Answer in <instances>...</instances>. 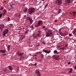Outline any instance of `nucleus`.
I'll return each instance as SVG.
<instances>
[{
	"label": "nucleus",
	"instance_id": "1",
	"mask_svg": "<svg viewBox=\"0 0 76 76\" xmlns=\"http://www.w3.org/2000/svg\"><path fill=\"white\" fill-rule=\"evenodd\" d=\"M46 34L47 35L46 36L47 37H49V36H51L53 34L52 30H47Z\"/></svg>",
	"mask_w": 76,
	"mask_h": 76
},
{
	"label": "nucleus",
	"instance_id": "2",
	"mask_svg": "<svg viewBox=\"0 0 76 76\" xmlns=\"http://www.w3.org/2000/svg\"><path fill=\"white\" fill-rule=\"evenodd\" d=\"M35 12V9L32 8H30L28 10V12L30 15H31L32 13H34Z\"/></svg>",
	"mask_w": 76,
	"mask_h": 76
},
{
	"label": "nucleus",
	"instance_id": "3",
	"mask_svg": "<svg viewBox=\"0 0 76 76\" xmlns=\"http://www.w3.org/2000/svg\"><path fill=\"white\" fill-rule=\"evenodd\" d=\"M42 21L41 20H39V22H38V23L36 24L35 25V27H38V26H41V25H42Z\"/></svg>",
	"mask_w": 76,
	"mask_h": 76
},
{
	"label": "nucleus",
	"instance_id": "4",
	"mask_svg": "<svg viewBox=\"0 0 76 76\" xmlns=\"http://www.w3.org/2000/svg\"><path fill=\"white\" fill-rule=\"evenodd\" d=\"M9 31V30L8 29H5L4 30L2 34V35H4V36H5L6 34H7Z\"/></svg>",
	"mask_w": 76,
	"mask_h": 76
},
{
	"label": "nucleus",
	"instance_id": "5",
	"mask_svg": "<svg viewBox=\"0 0 76 76\" xmlns=\"http://www.w3.org/2000/svg\"><path fill=\"white\" fill-rule=\"evenodd\" d=\"M56 4L58 5H60L62 4V1L60 0H56Z\"/></svg>",
	"mask_w": 76,
	"mask_h": 76
},
{
	"label": "nucleus",
	"instance_id": "6",
	"mask_svg": "<svg viewBox=\"0 0 76 76\" xmlns=\"http://www.w3.org/2000/svg\"><path fill=\"white\" fill-rule=\"evenodd\" d=\"M27 19L30 22V24H32V22H33V20L31 18L29 17H28L27 18Z\"/></svg>",
	"mask_w": 76,
	"mask_h": 76
},
{
	"label": "nucleus",
	"instance_id": "7",
	"mask_svg": "<svg viewBox=\"0 0 76 76\" xmlns=\"http://www.w3.org/2000/svg\"><path fill=\"white\" fill-rule=\"evenodd\" d=\"M17 53L18 55L19 56H23L24 54L23 53H20L19 51H18Z\"/></svg>",
	"mask_w": 76,
	"mask_h": 76
},
{
	"label": "nucleus",
	"instance_id": "8",
	"mask_svg": "<svg viewBox=\"0 0 76 76\" xmlns=\"http://www.w3.org/2000/svg\"><path fill=\"white\" fill-rule=\"evenodd\" d=\"M35 73L37 75V76H41V74L40 72H39V70H36L35 71Z\"/></svg>",
	"mask_w": 76,
	"mask_h": 76
},
{
	"label": "nucleus",
	"instance_id": "9",
	"mask_svg": "<svg viewBox=\"0 0 76 76\" xmlns=\"http://www.w3.org/2000/svg\"><path fill=\"white\" fill-rule=\"evenodd\" d=\"M43 52H45L46 53L49 54L51 52V50H49V51L48 50H45L43 49L42 50Z\"/></svg>",
	"mask_w": 76,
	"mask_h": 76
},
{
	"label": "nucleus",
	"instance_id": "10",
	"mask_svg": "<svg viewBox=\"0 0 76 76\" xmlns=\"http://www.w3.org/2000/svg\"><path fill=\"white\" fill-rule=\"evenodd\" d=\"M65 2H66V4H67V3L68 4H69L70 3H71V2H72V1H71V0H65Z\"/></svg>",
	"mask_w": 76,
	"mask_h": 76
},
{
	"label": "nucleus",
	"instance_id": "11",
	"mask_svg": "<svg viewBox=\"0 0 76 76\" xmlns=\"http://www.w3.org/2000/svg\"><path fill=\"white\" fill-rule=\"evenodd\" d=\"M6 51L5 50H0V52H1L2 53H5Z\"/></svg>",
	"mask_w": 76,
	"mask_h": 76
},
{
	"label": "nucleus",
	"instance_id": "12",
	"mask_svg": "<svg viewBox=\"0 0 76 76\" xmlns=\"http://www.w3.org/2000/svg\"><path fill=\"white\" fill-rule=\"evenodd\" d=\"M8 67L10 70H11V71H12L13 68L11 66H10Z\"/></svg>",
	"mask_w": 76,
	"mask_h": 76
},
{
	"label": "nucleus",
	"instance_id": "13",
	"mask_svg": "<svg viewBox=\"0 0 76 76\" xmlns=\"http://www.w3.org/2000/svg\"><path fill=\"white\" fill-rule=\"evenodd\" d=\"M53 57L54 58L55 60H57L58 58V57H57L56 55H54L53 56Z\"/></svg>",
	"mask_w": 76,
	"mask_h": 76
},
{
	"label": "nucleus",
	"instance_id": "14",
	"mask_svg": "<svg viewBox=\"0 0 76 76\" xmlns=\"http://www.w3.org/2000/svg\"><path fill=\"white\" fill-rule=\"evenodd\" d=\"M4 26V25L3 24H1L0 25V29L3 28Z\"/></svg>",
	"mask_w": 76,
	"mask_h": 76
},
{
	"label": "nucleus",
	"instance_id": "15",
	"mask_svg": "<svg viewBox=\"0 0 76 76\" xmlns=\"http://www.w3.org/2000/svg\"><path fill=\"white\" fill-rule=\"evenodd\" d=\"M27 10H28V8H25L24 9L23 12H26Z\"/></svg>",
	"mask_w": 76,
	"mask_h": 76
},
{
	"label": "nucleus",
	"instance_id": "16",
	"mask_svg": "<svg viewBox=\"0 0 76 76\" xmlns=\"http://www.w3.org/2000/svg\"><path fill=\"white\" fill-rule=\"evenodd\" d=\"M73 33V34H74L75 35L76 34V30H74L73 31H72Z\"/></svg>",
	"mask_w": 76,
	"mask_h": 76
},
{
	"label": "nucleus",
	"instance_id": "17",
	"mask_svg": "<svg viewBox=\"0 0 76 76\" xmlns=\"http://www.w3.org/2000/svg\"><path fill=\"white\" fill-rule=\"evenodd\" d=\"M3 12H4L3 14L4 15H5V13H6V12H7V11L6 10L4 9V11H3Z\"/></svg>",
	"mask_w": 76,
	"mask_h": 76
},
{
	"label": "nucleus",
	"instance_id": "18",
	"mask_svg": "<svg viewBox=\"0 0 76 76\" xmlns=\"http://www.w3.org/2000/svg\"><path fill=\"white\" fill-rule=\"evenodd\" d=\"M26 31L25 32V34H28V32L29 31V30L28 29H26Z\"/></svg>",
	"mask_w": 76,
	"mask_h": 76
},
{
	"label": "nucleus",
	"instance_id": "19",
	"mask_svg": "<svg viewBox=\"0 0 76 76\" xmlns=\"http://www.w3.org/2000/svg\"><path fill=\"white\" fill-rule=\"evenodd\" d=\"M57 50H53V53L55 54H56L57 53Z\"/></svg>",
	"mask_w": 76,
	"mask_h": 76
},
{
	"label": "nucleus",
	"instance_id": "20",
	"mask_svg": "<svg viewBox=\"0 0 76 76\" xmlns=\"http://www.w3.org/2000/svg\"><path fill=\"white\" fill-rule=\"evenodd\" d=\"M61 9H58V14H59V13H60V12H61Z\"/></svg>",
	"mask_w": 76,
	"mask_h": 76
},
{
	"label": "nucleus",
	"instance_id": "21",
	"mask_svg": "<svg viewBox=\"0 0 76 76\" xmlns=\"http://www.w3.org/2000/svg\"><path fill=\"white\" fill-rule=\"evenodd\" d=\"M4 8V7H0V10H3Z\"/></svg>",
	"mask_w": 76,
	"mask_h": 76
},
{
	"label": "nucleus",
	"instance_id": "22",
	"mask_svg": "<svg viewBox=\"0 0 76 76\" xmlns=\"http://www.w3.org/2000/svg\"><path fill=\"white\" fill-rule=\"evenodd\" d=\"M41 57H42V58H44V55L43 54H40Z\"/></svg>",
	"mask_w": 76,
	"mask_h": 76
},
{
	"label": "nucleus",
	"instance_id": "23",
	"mask_svg": "<svg viewBox=\"0 0 76 76\" xmlns=\"http://www.w3.org/2000/svg\"><path fill=\"white\" fill-rule=\"evenodd\" d=\"M48 6V4H46L45 7V9H46L47 8V7Z\"/></svg>",
	"mask_w": 76,
	"mask_h": 76
},
{
	"label": "nucleus",
	"instance_id": "24",
	"mask_svg": "<svg viewBox=\"0 0 76 76\" xmlns=\"http://www.w3.org/2000/svg\"><path fill=\"white\" fill-rule=\"evenodd\" d=\"M60 50H64L65 49V48L64 47H63L62 48H60Z\"/></svg>",
	"mask_w": 76,
	"mask_h": 76
},
{
	"label": "nucleus",
	"instance_id": "25",
	"mask_svg": "<svg viewBox=\"0 0 76 76\" xmlns=\"http://www.w3.org/2000/svg\"><path fill=\"white\" fill-rule=\"evenodd\" d=\"M72 68H71L70 69V70L69 71V73H71L72 72Z\"/></svg>",
	"mask_w": 76,
	"mask_h": 76
},
{
	"label": "nucleus",
	"instance_id": "26",
	"mask_svg": "<svg viewBox=\"0 0 76 76\" xmlns=\"http://www.w3.org/2000/svg\"><path fill=\"white\" fill-rule=\"evenodd\" d=\"M3 70L4 72H5L7 71V69L6 68H4Z\"/></svg>",
	"mask_w": 76,
	"mask_h": 76
},
{
	"label": "nucleus",
	"instance_id": "27",
	"mask_svg": "<svg viewBox=\"0 0 76 76\" xmlns=\"http://www.w3.org/2000/svg\"><path fill=\"white\" fill-rule=\"evenodd\" d=\"M24 58V57H23V56H21V57H20V59L21 60L22 59H23Z\"/></svg>",
	"mask_w": 76,
	"mask_h": 76
},
{
	"label": "nucleus",
	"instance_id": "28",
	"mask_svg": "<svg viewBox=\"0 0 76 76\" xmlns=\"http://www.w3.org/2000/svg\"><path fill=\"white\" fill-rule=\"evenodd\" d=\"M37 37V35H36L35 36H34L33 38V39H34L35 38H36Z\"/></svg>",
	"mask_w": 76,
	"mask_h": 76
},
{
	"label": "nucleus",
	"instance_id": "29",
	"mask_svg": "<svg viewBox=\"0 0 76 76\" xmlns=\"http://www.w3.org/2000/svg\"><path fill=\"white\" fill-rule=\"evenodd\" d=\"M40 33H39V34H37V37H38L39 36V35H40Z\"/></svg>",
	"mask_w": 76,
	"mask_h": 76
},
{
	"label": "nucleus",
	"instance_id": "30",
	"mask_svg": "<svg viewBox=\"0 0 76 76\" xmlns=\"http://www.w3.org/2000/svg\"><path fill=\"white\" fill-rule=\"evenodd\" d=\"M3 15V14L1 13L0 14V18H1L2 17V15Z\"/></svg>",
	"mask_w": 76,
	"mask_h": 76
},
{
	"label": "nucleus",
	"instance_id": "31",
	"mask_svg": "<svg viewBox=\"0 0 76 76\" xmlns=\"http://www.w3.org/2000/svg\"><path fill=\"white\" fill-rule=\"evenodd\" d=\"M10 19L9 18V17H8V21H10Z\"/></svg>",
	"mask_w": 76,
	"mask_h": 76
},
{
	"label": "nucleus",
	"instance_id": "32",
	"mask_svg": "<svg viewBox=\"0 0 76 76\" xmlns=\"http://www.w3.org/2000/svg\"><path fill=\"white\" fill-rule=\"evenodd\" d=\"M42 43L43 44H44V45H45V42H42Z\"/></svg>",
	"mask_w": 76,
	"mask_h": 76
},
{
	"label": "nucleus",
	"instance_id": "33",
	"mask_svg": "<svg viewBox=\"0 0 76 76\" xmlns=\"http://www.w3.org/2000/svg\"><path fill=\"white\" fill-rule=\"evenodd\" d=\"M37 63H35L34 64V65L35 66H36L37 65Z\"/></svg>",
	"mask_w": 76,
	"mask_h": 76
},
{
	"label": "nucleus",
	"instance_id": "34",
	"mask_svg": "<svg viewBox=\"0 0 76 76\" xmlns=\"http://www.w3.org/2000/svg\"><path fill=\"white\" fill-rule=\"evenodd\" d=\"M69 36L70 37H71L72 36V34H69Z\"/></svg>",
	"mask_w": 76,
	"mask_h": 76
},
{
	"label": "nucleus",
	"instance_id": "35",
	"mask_svg": "<svg viewBox=\"0 0 76 76\" xmlns=\"http://www.w3.org/2000/svg\"><path fill=\"white\" fill-rule=\"evenodd\" d=\"M10 45H9L7 47V48H10Z\"/></svg>",
	"mask_w": 76,
	"mask_h": 76
},
{
	"label": "nucleus",
	"instance_id": "36",
	"mask_svg": "<svg viewBox=\"0 0 76 76\" xmlns=\"http://www.w3.org/2000/svg\"><path fill=\"white\" fill-rule=\"evenodd\" d=\"M31 28L32 29H33L34 28V27H33V26H32L31 27Z\"/></svg>",
	"mask_w": 76,
	"mask_h": 76
},
{
	"label": "nucleus",
	"instance_id": "37",
	"mask_svg": "<svg viewBox=\"0 0 76 76\" xmlns=\"http://www.w3.org/2000/svg\"><path fill=\"white\" fill-rule=\"evenodd\" d=\"M7 50L8 51H10V48H7Z\"/></svg>",
	"mask_w": 76,
	"mask_h": 76
},
{
	"label": "nucleus",
	"instance_id": "38",
	"mask_svg": "<svg viewBox=\"0 0 76 76\" xmlns=\"http://www.w3.org/2000/svg\"><path fill=\"white\" fill-rule=\"evenodd\" d=\"M39 53H40V52H37L36 53V54H39Z\"/></svg>",
	"mask_w": 76,
	"mask_h": 76
},
{
	"label": "nucleus",
	"instance_id": "39",
	"mask_svg": "<svg viewBox=\"0 0 76 76\" xmlns=\"http://www.w3.org/2000/svg\"><path fill=\"white\" fill-rule=\"evenodd\" d=\"M70 63H71V62H69L68 63V65H70Z\"/></svg>",
	"mask_w": 76,
	"mask_h": 76
},
{
	"label": "nucleus",
	"instance_id": "40",
	"mask_svg": "<svg viewBox=\"0 0 76 76\" xmlns=\"http://www.w3.org/2000/svg\"><path fill=\"white\" fill-rule=\"evenodd\" d=\"M74 69H75L76 70V66H75L74 67Z\"/></svg>",
	"mask_w": 76,
	"mask_h": 76
},
{
	"label": "nucleus",
	"instance_id": "41",
	"mask_svg": "<svg viewBox=\"0 0 76 76\" xmlns=\"http://www.w3.org/2000/svg\"><path fill=\"white\" fill-rule=\"evenodd\" d=\"M72 13L73 14H76V12H72Z\"/></svg>",
	"mask_w": 76,
	"mask_h": 76
},
{
	"label": "nucleus",
	"instance_id": "42",
	"mask_svg": "<svg viewBox=\"0 0 76 76\" xmlns=\"http://www.w3.org/2000/svg\"><path fill=\"white\" fill-rule=\"evenodd\" d=\"M55 22H57V20H55L54 21Z\"/></svg>",
	"mask_w": 76,
	"mask_h": 76
},
{
	"label": "nucleus",
	"instance_id": "43",
	"mask_svg": "<svg viewBox=\"0 0 76 76\" xmlns=\"http://www.w3.org/2000/svg\"><path fill=\"white\" fill-rule=\"evenodd\" d=\"M45 28V26H44L42 27V28Z\"/></svg>",
	"mask_w": 76,
	"mask_h": 76
},
{
	"label": "nucleus",
	"instance_id": "44",
	"mask_svg": "<svg viewBox=\"0 0 76 76\" xmlns=\"http://www.w3.org/2000/svg\"><path fill=\"white\" fill-rule=\"evenodd\" d=\"M38 32H39V34H40V31H38Z\"/></svg>",
	"mask_w": 76,
	"mask_h": 76
},
{
	"label": "nucleus",
	"instance_id": "45",
	"mask_svg": "<svg viewBox=\"0 0 76 76\" xmlns=\"http://www.w3.org/2000/svg\"><path fill=\"white\" fill-rule=\"evenodd\" d=\"M35 34L34 33L33 34V36H34Z\"/></svg>",
	"mask_w": 76,
	"mask_h": 76
},
{
	"label": "nucleus",
	"instance_id": "46",
	"mask_svg": "<svg viewBox=\"0 0 76 76\" xmlns=\"http://www.w3.org/2000/svg\"><path fill=\"white\" fill-rule=\"evenodd\" d=\"M4 56H5L6 55V53H5L3 55Z\"/></svg>",
	"mask_w": 76,
	"mask_h": 76
},
{
	"label": "nucleus",
	"instance_id": "47",
	"mask_svg": "<svg viewBox=\"0 0 76 76\" xmlns=\"http://www.w3.org/2000/svg\"><path fill=\"white\" fill-rule=\"evenodd\" d=\"M21 29H17H17H15V30H21Z\"/></svg>",
	"mask_w": 76,
	"mask_h": 76
},
{
	"label": "nucleus",
	"instance_id": "48",
	"mask_svg": "<svg viewBox=\"0 0 76 76\" xmlns=\"http://www.w3.org/2000/svg\"><path fill=\"white\" fill-rule=\"evenodd\" d=\"M25 38V36H23V38Z\"/></svg>",
	"mask_w": 76,
	"mask_h": 76
},
{
	"label": "nucleus",
	"instance_id": "49",
	"mask_svg": "<svg viewBox=\"0 0 76 76\" xmlns=\"http://www.w3.org/2000/svg\"><path fill=\"white\" fill-rule=\"evenodd\" d=\"M60 46H58V48H60Z\"/></svg>",
	"mask_w": 76,
	"mask_h": 76
},
{
	"label": "nucleus",
	"instance_id": "50",
	"mask_svg": "<svg viewBox=\"0 0 76 76\" xmlns=\"http://www.w3.org/2000/svg\"><path fill=\"white\" fill-rule=\"evenodd\" d=\"M57 54H59V52H57Z\"/></svg>",
	"mask_w": 76,
	"mask_h": 76
},
{
	"label": "nucleus",
	"instance_id": "51",
	"mask_svg": "<svg viewBox=\"0 0 76 76\" xmlns=\"http://www.w3.org/2000/svg\"><path fill=\"white\" fill-rule=\"evenodd\" d=\"M31 65H34V64H32Z\"/></svg>",
	"mask_w": 76,
	"mask_h": 76
},
{
	"label": "nucleus",
	"instance_id": "52",
	"mask_svg": "<svg viewBox=\"0 0 76 76\" xmlns=\"http://www.w3.org/2000/svg\"><path fill=\"white\" fill-rule=\"evenodd\" d=\"M39 45H37V47H39Z\"/></svg>",
	"mask_w": 76,
	"mask_h": 76
},
{
	"label": "nucleus",
	"instance_id": "53",
	"mask_svg": "<svg viewBox=\"0 0 76 76\" xmlns=\"http://www.w3.org/2000/svg\"><path fill=\"white\" fill-rule=\"evenodd\" d=\"M67 46V45H66V47Z\"/></svg>",
	"mask_w": 76,
	"mask_h": 76
},
{
	"label": "nucleus",
	"instance_id": "54",
	"mask_svg": "<svg viewBox=\"0 0 76 76\" xmlns=\"http://www.w3.org/2000/svg\"><path fill=\"white\" fill-rule=\"evenodd\" d=\"M35 59H37V57H35Z\"/></svg>",
	"mask_w": 76,
	"mask_h": 76
},
{
	"label": "nucleus",
	"instance_id": "55",
	"mask_svg": "<svg viewBox=\"0 0 76 76\" xmlns=\"http://www.w3.org/2000/svg\"><path fill=\"white\" fill-rule=\"evenodd\" d=\"M21 1H20V2H22V0H20Z\"/></svg>",
	"mask_w": 76,
	"mask_h": 76
},
{
	"label": "nucleus",
	"instance_id": "56",
	"mask_svg": "<svg viewBox=\"0 0 76 76\" xmlns=\"http://www.w3.org/2000/svg\"><path fill=\"white\" fill-rule=\"evenodd\" d=\"M34 56H37V55H34Z\"/></svg>",
	"mask_w": 76,
	"mask_h": 76
},
{
	"label": "nucleus",
	"instance_id": "57",
	"mask_svg": "<svg viewBox=\"0 0 76 76\" xmlns=\"http://www.w3.org/2000/svg\"><path fill=\"white\" fill-rule=\"evenodd\" d=\"M20 31H19V32H20Z\"/></svg>",
	"mask_w": 76,
	"mask_h": 76
},
{
	"label": "nucleus",
	"instance_id": "58",
	"mask_svg": "<svg viewBox=\"0 0 76 76\" xmlns=\"http://www.w3.org/2000/svg\"><path fill=\"white\" fill-rule=\"evenodd\" d=\"M60 1H63V0H60Z\"/></svg>",
	"mask_w": 76,
	"mask_h": 76
},
{
	"label": "nucleus",
	"instance_id": "59",
	"mask_svg": "<svg viewBox=\"0 0 76 76\" xmlns=\"http://www.w3.org/2000/svg\"><path fill=\"white\" fill-rule=\"evenodd\" d=\"M45 30H47V29H45Z\"/></svg>",
	"mask_w": 76,
	"mask_h": 76
},
{
	"label": "nucleus",
	"instance_id": "60",
	"mask_svg": "<svg viewBox=\"0 0 76 76\" xmlns=\"http://www.w3.org/2000/svg\"><path fill=\"white\" fill-rule=\"evenodd\" d=\"M42 1H44V0H42Z\"/></svg>",
	"mask_w": 76,
	"mask_h": 76
},
{
	"label": "nucleus",
	"instance_id": "61",
	"mask_svg": "<svg viewBox=\"0 0 76 76\" xmlns=\"http://www.w3.org/2000/svg\"><path fill=\"white\" fill-rule=\"evenodd\" d=\"M73 16H75V15L73 14Z\"/></svg>",
	"mask_w": 76,
	"mask_h": 76
},
{
	"label": "nucleus",
	"instance_id": "62",
	"mask_svg": "<svg viewBox=\"0 0 76 76\" xmlns=\"http://www.w3.org/2000/svg\"><path fill=\"white\" fill-rule=\"evenodd\" d=\"M41 54H42V52H41Z\"/></svg>",
	"mask_w": 76,
	"mask_h": 76
},
{
	"label": "nucleus",
	"instance_id": "63",
	"mask_svg": "<svg viewBox=\"0 0 76 76\" xmlns=\"http://www.w3.org/2000/svg\"><path fill=\"white\" fill-rule=\"evenodd\" d=\"M18 34H20V33H19Z\"/></svg>",
	"mask_w": 76,
	"mask_h": 76
},
{
	"label": "nucleus",
	"instance_id": "64",
	"mask_svg": "<svg viewBox=\"0 0 76 76\" xmlns=\"http://www.w3.org/2000/svg\"><path fill=\"white\" fill-rule=\"evenodd\" d=\"M65 35H66V34H65Z\"/></svg>",
	"mask_w": 76,
	"mask_h": 76
}]
</instances>
